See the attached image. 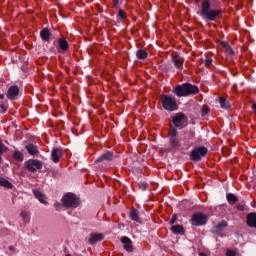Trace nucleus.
<instances>
[{
  "instance_id": "nucleus-1",
  "label": "nucleus",
  "mask_w": 256,
  "mask_h": 256,
  "mask_svg": "<svg viewBox=\"0 0 256 256\" xmlns=\"http://www.w3.org/2000/svg\"><path fill=\"white\" fill-rule=\"evenodd\" d=\"M198 15L204 19V21H215V18L221 15V11L217 9H211V3H209L208 0H204L201 3V8L198 12Z\"/></svg>"
},
{
  "instance_id": "nucleus-2",
  "label": "nucleus",
  "mask_w": 256,
  "mask_h": 256,
  "mask_svg": "<svg viewBox=\"0 0 256 256\" xmlns=\"http://www.w3.org/2000/svg\"><path fill=\"white\" fill-rule=\"evenodd\" d=\"M173 93L177 97H189V95H197L199 93V87L186 83L176 86L173 89Z\"/></svg>"
},
{
  "instance_id": "nucleus-3",
  "label": "nucleus",
  "mask_w": 256,
  "mask_h": 256,
  "mask_svg": "<svg viewBox=\"0 0 256 256\" xmlns=\"http://www.w3.org/2000/svg\"><path fill=\"white\" fill-rule=\"evenodd\" d=\"M161 103L166 111H177L178 109L177 100L173 96L163 94L161 96Z\"/></svg>"
},
{
  "instance_id": "nucleus-4",
  "label": "nucleus",
  "mask_w": 256,
  "mask_h": 256,
  "mask_svg": "<svg viewBox=\"0 0 256 256\" xmlns=\"http://www.w3.org/2000/svg\"><path fill=\"white\" fill-rule=\"evenodd\" d=\"M62 203L64 207H68V208L79 207V198H77L75 194L68 193L62 198Z\"/></svg>"
},
{
  "instance_id": "nucleus-5",
  "label": "nucleus",
  "mask_w": 256,
  "mask_h": 256,
  "mask_svg": "<svg viewBox=\"0 0 256 256\" xmlns=\"http://www.w3.org/2000/svg\"><path fill=\"white\" fill-rule=\"evenodd\" d=\"M191 223L194 227H201L207 223V215L203 213H195L192 215Z\"/></svg>"
},
{
  "instance_id": "nucleus-6",
  "label": "nucleus",
  "mask_w": 256,
  "mask_h": 256,
  "mask_svg": "<svg viewBox=\"0 0 256 256\" xmlns=\"http://www.w3.org/2000/svg\"><path fill=\"white\" fill-rule=\"evenodd\" d=\"M206 153H207V148H205V147L195 148L190 153V159L192 161H201V157H205Z\"/></svg>"
},
{
  "instance_id": "nucleus-7",
  "label": "nucleus",
  "mask_w": 256,
  "mask_h": 256,
  "mask_svg": "<svg viewBox=\"0 0 256 256\" xmlns=\"http://www.w3.org/2000/svg\"><path fill=\"white\" fill-rule=\"evenodd\" d=\"M25 167L28 171L35 172V171H38V169H42L43 164L39 160H28L25 163Z\"/></svg>"
},
{
  "instance_id": "nucleus-8",
  "label": "nucleus",
  "mask_w": 256,
  "mask_h": 256,
  "mask_svg": "<svg viewBox=\"0 0 256 256\" xmlns=\"http://www.w3.org/2000/svg\"><path fill=\"white\" fill-rule=\"evenodd\" d=\"M172 61H173L174 65H175L176 69H183V62L185 60L179 54L174 53L172 55Z\"/></svg>"
},
{
  "instance_id": "nucleus-9",
  "label": "nucleus",
  "mask_w": 256,
  "mask_h": 256,
  "mask_svg": "<svg viewBox=\"0 0 256 256\" xmlns=\"http://www.w3.org/2000/svg\"><path fill=\"white\" fill-rule=\"evenodd\" d=\"M17 95H19V87L18 86H11L8 89L7 97L11 100L16 99Z\"/></svg>"
},
{
  "instance_id": "nucleus-10",
  "label": "nucleus",
  "mask_w": 256,
  "mask_h": 256,
  "mask_svg": "<svg viewBox=\"0 0 256 256\" xmlns=\"http://www.w3.org/2000/svg\"><path fill=\"white\" fill-rule=\"evenodd\" d=\"M183 121H185V115L181 113L174 116L172 120L175 127H181V125H183Z\"/></svg>"
},
{
  "instance_id": "nucleus-11",
  "label": "nucleus",
  "mask_w": 256,
  "mask_h": 256,
  "mask_svg": "<svg viewBox=\"0 0 256 256\" xmlns=\"http://www.w3.org/2000/svg\"><path fill=\"white\" fill-rule=\"evenodd\" d=\"M63 155V151L59 148H54L52 150V161L54 163H59V159H61V156Z\"/></svg>"
},
{
  "instance_id": "nucleus-12",
  "label": "nucleus",
  "mask_w": 256,
  "mask_h": 256,
  "mask_svg": "<svg viewBox=\"0 0 256 256\" xmlns=\"http://www.w3.org/2000/svg\"><path fill=\"white\" fill-rule=\"evenodd\" d=\"M121 241L124 245L125 251H128V253H131V251H133V245L131 244V239L124 236L122 237Z\"/></svg>"
},
{
  "instance_id": "nucleus-13",
  "label": "nucleus",
  "mask_w": 256,
  "mask_h": 256,
  "mask_svg": "<svg viewBox=\"0 0 256 256\" xmlns=\"http://www.w3.org/2000/svg\"><path fill=\"white\" fill-rule=\"evenodd\" d=\"M247 225L256 229V213H249L247 215Z\"/></svg>"
},
{
  "instance_id": "nucleus-14",
  "label": "nucleus",
  "mask_w": 256,
  "mask_h": 256,
  "mask_svg": "<svg viewBox=\"0 0 256 256\" xmlns=\"http://www.w3.org/2000/svg\"><path fill=\"white\" fill-rule=\"evenodd\" d=\"M113 160V153L112 152H106L102 154L95 163H101V161H112Z\"/></svg>"
},
{
  "instance_id": "nucleus-15",
  "label": "nucleus",
  "mask_w": 256,
  "mask_h": 256,
  "mask_svg": "<svg viewBox=\"0 0 256 256\" xmlns=\"http://www.w3.org/2000/svg\"><path fill=\"white\" fill-rule=\"evenodd\" d=\"M99 241H103V234H101V233H94L91 235V237L89 239V243L91 245H94V243H97Z\"/></svg>"
},
{
  "instance_id": "nucleus-16",
  "label": "nucleus",
  "mask_w": 256,
  "mask_h": 256,
  "mask_svg": "<svg viewBox=\"0 0 256 256\" xmlns=\"http://www.w3.org/2000/svg\"><path fill=\"white\" fill-rule=\"evenodd\" d=\"M171 231H172V233H174V235H181V234L185 233V229L181 225L172 226Z\"/></svg>"
},
{
  "instance_id": "nucleus-17",
  "label": "nucleus",
  "mask_w": 256,
  "mask_h": 256,
  "mask_svg": "<svg viewBox=\"0 0 256 256\" xmlns=\"http://www.w3.org/2000/svg\"><path fill=\"white\" fill-rule=\"evenodd\" d=\"M40 37L42 41H49L51 38V32H49V29L45 28L40 32Z\"/></svg>"
},
{
  "instance_id": "nucleus-18",
  "label": "nucleus",
  "mask_w": 256,
  "mask_h": 256,
  "mask_svg": "<svg viewBox=\"0 0 256 256\" xmlns=\"http://www.w3.org/2000/svg\"><path fill=\"white\" fill-rule=\"evenodd\" d=\"M26 150L28 151L29 155H38L39 154V150L37 149V146H35L33 144H28L26 146Z\"/></svg>"
},
{
  "instance_id": "nucleus-19",
  "label": "nucleus",
  "mask_w": 256,
  "mask_h": 256,
  "mask_svg": "<svg viewBox=\"0 0 256 256\" xmlns=\"http://www.w3.org/2000/svg\"><path fill=\"white\" fill-rule=\"evenodd\" d=\"M33 194L36 197V199L40 201V203H44V204L47 203L46 197L44 196L43 193L39 192V190H34Z\"/></svg>"
},
{
  "instance_id": "nucleus-20",
  "label": "nucleus",
  "mask_w": 256,
  "mask_h": 256,
  "mask_svg": "<svg viewBox=\"0 0 256 256\" xmlns=\"http://www.w3.org/2000/svg\"><path fill=\"white\" fill-rule=\"evenodd\" d=\"M219 103L222 109H229L231 107V103H229V101H227V99H225L224 97H221L219 99Z\"/></svg>"
},
{
  "instance_id": "nucleus-21",
  "label": "nucleus",
  "mask_w": 256,
  "mask_h": 256,
  "mask_svg": "<svg viewBox=\"0 0 256 256\" xmlns=\"http://www.w3.org/2000/svg\"><path fill=\"white\" fill-rule=\"evenodd\" d=\"M0 186L1 187H6V189H12L13 188V184H11V182H9V180H7L5 178H1V177H0Z\"/></svg>"
},
{
  "instance_id": "nucleus-22",
  "label": "nucleus",
  "mask_w": 256,
  "mask_h": 256,
  "mask_svg": "<svg viewBox=\"0 0 256 256\" xmlns=\"http://www.w3.org/2000/svg\"><path fill=\"white\" fill-rule=\"evenodd\" d=\"M58 44H59V48L62 50V51H67V49H69V43L67 42V40L65 39H60L58 41Z\"/></svg>"
},
{
  "instance_id": "nucleus-23",
  "label": "nucleus",
  "mask_w": 256,
  "mask_h": 256,
  "mask_svg": "<svg viewBox=\"0 0 256 256\" xmlns=\"http://www.w3.org/2000/svg\"><path fill=\"white\" fill-rule=\"evenodd\" d=\"M137 59H147V51L141 49L136 52Z\"/></svg>"
},
{
  "instance_id": "nucleus-24",
  "label": "nucleus",
  "mask_w": 256,
  "mask_h": 256,
  "mask_svg": "<svg viewBox=\"0 0 256 256\" xmlns=\"http://www.w3.org/2000/svg\"><path fill=\"white\" fill-rule=\"evenodd\" d=\"M227 201L231 204V205H235V203H237V196H235V194H228L227 195Z\"/></svg>"
},
{
  "instance_id": "nucleus-25",
  "label": "nucleus",
  "mask_w": 256,
  "mask_h": 256,
  "mask_svg": "<svg viewBox=\"0 0 256 256\" xmlns=\"http://www.w3.org/2000/svg\"><path fill=\"white\" fill-rule=\"evenodd\" d=\"M130 219H132V221H139V213L137 212V210L132 209L130 211Z\"/></svg>"
},
{
  "instance_id": "nucleus-26",
  "label": "nucleus",
  "mask_w": 256,
  "mask_h": 256,
  "mask_svg": "<svg viewBox=\"0 0 256 256\" xmlns=\"http://www.w3.org/2000/svg\"><path fill=\"white\" fill-rule=\"evenodd\" d=\"M170 143L172 147H179V139H177V136L170 137Z\"/></svg>"
},
{
  "instance_id": "nucleus-27",
  "label": "nucleus",
  "mask_w": 256,
  "mask_h": 256,
  "mask_svg": "<svg viewBox=\"0 0 256 256\" xmlns=\"http://www.w3.org/2000/svg\"><path fill=\"white\" fill-rule=\"evenodd\" d=\"M13 157L14 159H18V161H23V154L20 151H15Z\"/></svg>"
},
{
  "instance_id": "nucleus-28",
  "label": "nucleus",
  "mask_w": 256,
  "mask_h": 256,
  "mask_svg": "<svg viewBox=\"0 0 256 256\" xmlns=\"http://www.w3.org/2000/svg\"><path fill=\"white\" fill-rule=\"evenodd\" d=\"M3 153H7V148H6L5 144H3L2 141H0V154L3 155Z\"/></svg>"
},
{
  "instance_id": "nucleus-29",
  "label": "nucleus",
  "mask_w": 256,
  "mask_h": 256,
  "mask_svg": "<svg viewBox=\"0 0 256 256\" xmlns=\"http://www.w3.org/2000/svg\"><path fill=\"white\" fill-rule=\"evenodd\" d=\"M118 17L119 19L123 20V19H126L127 15H125V12L122 9H120L118 11Z\"/></svg>"
},
{
  "instance_id": "nucleus-30",
  "label": "nucleus",
  "mask_w": 256,
  "mask_h": 256,
  "mask_svg": "<svg viewBox=\"0 0 256 256\" xmlns=\"http://www.w3.org/2000/svg\"><path fill=\"white\" fill-rule=\"evenodd\" d=\"M8 108L6 104H0V113H7Z\"/></svg>"
},
{
  "instance_id": "nucleus-31",
  "label": "nucleus",
  "mask_w": 256,
  "mask_h": 256,
  "mask_svg": "<svg viewBox=\"0 0 256 256\" xmlns=\"http://www.w3.org/2000/svg\"><path fill=\"white\" fill-rule=\"evenodd\" d=\"M170 137H177V130L175 128H171L169 131Z\"/></svg>"
},
{
  "instance_id": "nucleus-32",
  "label": "nucleus",
  "mask_w": 256,
  "mask_h": 256,
  "mask_svg": "<svg viewBox=\"0 0 256 256\" xmlns=\"http://www.w3.org/2000/svg\"><path fill=\"white\" fill-rule=\"evenodd\" d=\"M227 227V221H222L218 226H216L217 229H223Z\"/></svg>"
},
{
  "instance_id": "nucleus-33",
  "label": "nucleus",
  "mask_w": 256,
  "mask_h": 256,
  "mask_svg": "<svg viewBox=\"0 0 256 256\" xmlns=\"http://www.w3.org/2000/svg\"><path fill=\"white\" fill-rule=\"evenodd\" d=\"M226 256H237V253L233 250H227L226 251Z\"/></svg>"
},
{
  "instance_id": "nucleus-34",
  "label": "nucleus",
  "mask_w": 256,
  "mask_h": 256,
  "mask_svg": "<svg viewBox=\"0 0 256 256\" xmlns=\"http://www.w3.org/2000/svg\"><path fill=\"white\" fill-rule=\"evenodd\" d=\"M177 221V214L172 215V218L170 220V225H174V223Z\"/></svg>"
},
{
  "instance_id": "nucleus-35",
  "label": "nucleus",
  "mask_w": 256,
  "mask_h": 256,
  "mask_svg": "<svg viewBox=\"0 0 256 256\" xmlns=\"http://www.w3.org/2000/svg\"><path fill=\"white\" fill-rule=\"evenodd\" d=\"M207 113H209V107L203 106V108H202V115H207Z\"/></svg>"
},
{
  "instance_id": "nucleus-36",
  "label": "nucleus",
  "mask_w": 256,
  "mask_h": 256,
  "mask_svg": "<svg viewBox=\"0 0 256 256\" xmlns=\"http://www.w3.org/2000/svg\"><path fill=\"white\" fill-rule=\"evenodd\" d=\"M139 187H140V189H142V191H145V189H147V183L141 182V183L139 184Z\"/></svg>"
},
{
  "instance_id": "nucleus-37",
  "label": "nucleus",
  "mask_w": 256,
  "mask_h": 256,
  "mask_svg": "<svg viewBox=\"0 0 256 256\" xmlns=\"http://www.w3.org/2000/svg\"><path fill=\"white\" fill-rule=\"evenodd\" d=\"M204 63H205V65L209 66V65H211V63H213V60L211 58H206L204 60Z\"/></svg>"
},
{
  "instance_id": "nucleus-38",
  "label": "nucleus",
  "mask_w": 256,
  "mask_h": 256,
  "mask_svg": "<svg viewBox=\"0 0 256 256\" xmlns=\"http://www.w3.org/2000/svg\"><path fill=\"white\" fill-rule=\"evenodd\" d=\"M55 209H56L57 211H59V209H61V204L56 203V204H55Z\"/></svg>"
},
{
  "instance_id": "nucleus-39",
  "label": "nucleus",
  "mask_w": 256,
  "mask_h": 256,
  "mask_svg": "<svg viewBox=\"0 0 256 256\" xmlns=\"http://www.w3.org/2000/svg\"><path fill=\"white\" fill-rule=\"evenodd\" d=\"M21 217H23V218L25 219V217H27V212L22 211V212H21Z\"/></svg>"
},
{
  "instance_id": "nucleus-40",
  "label": "nucleus",
  "mask_w": 256,
  "mask_h": 256,
  "mask_svg": "<svg viewBox=\"0 0 256 256\" xmlns=\"http://www.w3.org/2000/svg\"><path fill=\"white\" fill-rule=\"evenodd\" d=\"M223 47H229V44L227 42H222Z\"/></svg>"
},
{
  "instance_id": "nucleus-41",
  "label": "nucleus",
  "mask_w": 256,
  "mask_h": 256,
  "mask_svg": "<svg viewBox=\"0 0 256 256\" xmlns=\"http://www.w3.org/2000/svg\"><path fill=\"white\" fill-rule=\"evenodd\" d=\"M114 5H119V0H113Z\"/></svg>"
},
{
  "instance_id": "nucleus-42",
  "label": "nucleus",
  "mask_w": 256,
  "mask_h": 256,
  "mask_svg": "<svg viewBox=\"0 0 256 256\" xmlns=\"http://www.w3.org/2000/svg\"><path fill=\"white\" fill-rule=\"evenodd\" d=\"M199 256H207V254L205 252H200Z\"/></svg>"
},
{
  "instance_id": "nucleus-43",
  "label": "nucleus",
  "mask_w": 256,
  "mask_h": 256,
  "mask_svg": "<svg viewBox=\"0 0 256 256\" xmlns=\"http://www.w3.org/2000/svg\"><path fill=\"white\" fill-rule=\"evenodd\" d=\"M252 109H253V111H255V113H256V104H253Z\"/></svg>"
},
{
  "instance_id": "nucleus-44",
  "label": "nucleus",
  "mask_w": 256,
  "mask_h": 256,
  "mask_svg": "<svg viewBox=\"0 0 256 256\" xmlns=\"http://www.w3.org/2000/svg\"><path fill=\"white\" fill-rule=\"evenodd\" d=\"M0 99H5V95L4 94H0Z\"/></svg>"
},
{
  "instance_id": "nucleus-45",
  "label": "nucleus",
  "mask_w": 256,
  "mask_h": 256,
  "mask_svg": "<svg viewBox=\"0 0 256 256\" xmlns=\"http://www.w3.org/2000/svg\"><path fill=\"white\" fill-rule=\"evenodd\" d=\"M1 155H3V154H0V161H1Z\"/></svg>"
},
{
  "instance_id": "nucleus-46",
  "label": "nucleus",
  "mask_w": 256,
  "mask_h": 256,
  "mask_svg": "<svg viewBox=\"0 0 256 256\" xmlns=\"http://www.w3.org/2000/svg\"><path fill=\"white\" fill-rule=\"evenodd\" d=\"M10 249H13L12 246L10 247Z\"/></svg>"
}]
</instances>
